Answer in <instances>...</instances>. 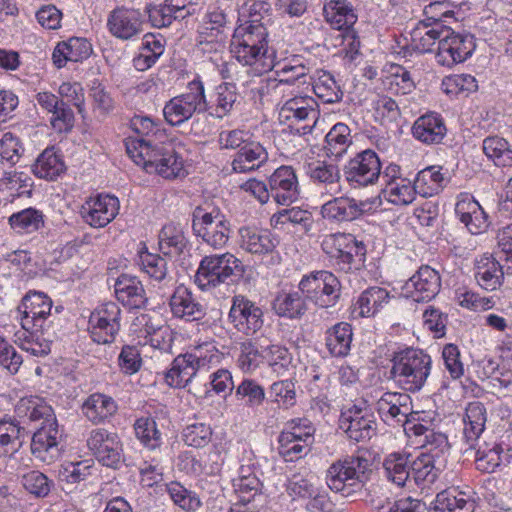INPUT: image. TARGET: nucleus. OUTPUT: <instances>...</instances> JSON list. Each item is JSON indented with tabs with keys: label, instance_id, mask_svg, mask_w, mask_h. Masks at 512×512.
<instances>
[{
	"label": "nucleus",
	"instance_id": "nucleus-24",
	"mask_svg": "<svg viewBox=\"0 0 512 512\" xmlns=\"http://www.w3.org/2000/svg\"><path fill=\"white\" fill-rule=\"evenodd\" d=\"M119 208L120 204L117 197L99 194L88 199L82 205L81 215L90 226L102 228L117 216Z\"/></svg>",
	"mask_w": 512,
	"mask_h": 512
},
{
	"label": "nucleus",
	"instance_id": "nucleus-21",
	"mask_svg": "<svg viewBox=\"0 0 512 512\" xmlns=\"http://www.w3.org/2000/svg\"><path fill=\"white\" fill-rule=\"evenodd\" d=\"M87 446L104 466L116 468L122 459V445L116 433L106 429H93L87 438Z\"/></svg>",
	"mask_w": 512,
	"mask_h": 512
},
{
	"label": "nucleus",
	"instance_id": "nucleus-60",
	"mask_svg": "<svg viewBox=\"0 0 512 512\" xmlns=\"http://www.w3.org/2000/svg\"><path fill=\"white\" fill-rule=\"evenodd\" d=\"M24 146L21 139L11 133L6 132L0 137V167H13L24 154Z\"/></svg>",
	"mask_w": 512,
	"mask_h": 512
},
{
	"label": "nucleus",
	"instance_id": "nucleus-54",
	"mask_svg": "<svg viewBox=\"0 0 512 512\" xmlns=\"http://www.w3.org/2000/svg\"><path fill=\"white\" fill-rule=\"evenodd\" d=\"M187 243L183 230L172 223L163 226L159 233V247L165 255H180Z\"/></svg>",
	"mask_w": 512,
	"mask_h": 512
},
{
	"label": "nucleus",
	"instance_id": "nucleus-39",
	"mask_svg": "<svg viewBox=\"0 0 512 512\" xmlns=\"http://www.w3.org/2000/svg\"><path fill=\"white\" fill-rule=\"evenodd\" d=\"M66 170L62 154L54 146L47 147L32 165L33 174L49 181L56 180Z\"/></svg>",
	"mask_w": 512,
	"mask_h": 512
},
{
	"label": "nucleus",
	"instance_id": "nucleus-45",
	"mask_svg": "<svg viewBox=\"0 0 512 512\" xmlns=\"http://www.w3.org/2000/svg\"><path fill=\"white\" fill-rule=\"evenodd\" d=\"M352 327L347 322H340L326 332V347L334 357H345L351 349Z\"/></svg>",
	"mask_w": 512,
	"mask_h": 512
},
{
	"label": "nucleus",
	"instance_id": "nucleus-63",
	"mask_svg": "<svg viewBox=\"0 0 512 512\" xmlns=\"http://www.w3.org/2000/svg\"><path fill=\"white\" fill-rule=\"evenodd\" d=\"M137 439L147 448L154 450L161 445V432L156 421L150 417H141L134 424Z\"/></svg>",
	"mask_w": 512,
	"mask_h": 512
},
{
	"label": "nucleus",
	"instance_id": "nucleus-7",
	"mask_svg": "<svg viewBox=\"0 0 512 512\" xmlns=\"http://www.w3.org/2000/svg\"><path fill=\"white\" fill-rule=\"evenodd\" d=\"M245 268L240 259L233 254H213L203 257L195 274V283L202 290H208L236 280L244 274Z\"/></svg>",
	"mask_w": 512,
	"mask_h": 512
},
{
	"label": "nucleus",
	"instance_id": "nucleus-52",
	"mask_svg": "<svg viewBox=\"0 0 512 512\" xmlns=\"http://www.w3.org/2000/svg\"><path fill=\"white\" fill-rule=\"evenodd\" d=\"M390 300L389 292L381 287H370L359 296L356 306L359 316L370 317L375 315Z\"/></svg>",
	"mask_w": 512,
	"mask_h": 512
},
{
	"label": "nucleus",
	"instance_id": "nucleus-3",
	"mask_svg": "<svg viewBox=\"0 0 512 512\" xmlns=\"http://www.w3.org/2000/svg\"><path fill=\"white\" fill-rule=\"evenodd\" d=\"M221 150H236L231 167L235 173H249L258 170L268 161L266 148L253 140L249 130L235 128L222 130L218 135Z\"/></svg>",
	"mask_w": 512,
	"mask_h": 512
},
{
	"label": "nucleus",
	"instance_id": "nucleus-51",
	"mask_svg": "<svg viewBox=\"0 0 512 512\" xmlns=\"http://www.w3.org/2000/svg\"><path fill=\"white\" fill-rule=\"evenodd\" d=\"M271 223L275 228H283L285 225L299 226L303 232L311 230L313 225L312 214L299 207L286 208L273 214Z\"/></svg>",
	"mask_w": 512,
	"mask_h": 512
},
{
	"label": "nucleus",
	"instance_id": "nucleus-64",
	"mask_svg": "<svg viewBox=\"0 0 512 512\" xmlns=\"http://www.w3.org/2000/svg\"><path fill=\"white\" fill-rule=\"evenodd\" d=\"M24 489L37 498H45L49 495L54 482L39 470L28 471L21 476Z\"/></svg>",
	"mask_w": 512,
	"mask_h": 512
},
{
	"label": "nucleus",
	"instance_id": "nucleus-10",
	"mask_svg": "<svg viewBox=\"0 0 512 512\" xmlns=\"http://www.w3.org/2000/svg\"><path fill=\"white\" fill-rule=\"evenodd\" d=\"M341 284L331 272L321 270L302 278L299 289L306 299L320 308L334 306L340 297Z\"/></svg>",
	"mask_w": 512,
	"mask_h": 512
},
{
	"label": "nucleus",
	"instance_id": "nucleus-29",
	"mask_svg": "<svg viewBox=\"0 0 512 512\" xmlns=\"http://www.w3.org/2000/svg\"><path fill=\"white\" fill-rule=\"evenodd\" d=\"M139 265L141 270L147 274L153 285H158L160 291L165 294V288H173L175 279L169 269V262L159 254L150 253L147 250L139 252Z\"/></svg>",
	"mask_w": 512,
	"mask_h": 512
},
{
	"label": "nucleus",
	"instance_id": "nucleus-40",
	"mask_svg": "<svg viewBox=\"0 0 512 512\" xmlns=\"http://www.w3.org/2000/svg\"><path fill=\"white\" fill-rule=\"evenodd\" d=\"M54 332L50 330H23L17 332L19 346L35 357H44L51 352V343Z\"/></svg>",
	"mask_w": 512,
	"mask_h": 512
},
{
	"label": "nucleus",
	"instance_id": "nucleus-22",
	"mask_svg": "<svg viewBox=\"0 0 512 512\" xmlns=\"http://www.w3.org/2000/svg\"><path fill=\"white\" fill-rule=\"evenodd\" d=\"M476 493L472 487L453 486L437 493L427 507L428 512H474Z\"/></svg>",
	"mask_w": 512,
	"mask_h": 512
},
{
	"label": "nucleus",
	"instance_id": "nucleus-61",
	"mask_svg": "<svg viewBox=\"0 0 512 512\" xmlns=\"http://www.w3.org/2000/svg\"><path fill=\"white\" fill-rule=\"evenodd\" d=\"M25 430L19 425L16 419L5 415L0 418V447H10L16 452L22 444V438Z\"/></svg>",
	"mask_w": 512,
	"mask_h": 512
},
{
	"label": "nucleus",
	"instance_id": "nucleus-13",
	"mask_svg": "<svg viewBox=\"0 0 512 512\" xmlns=\"http://www.w3.org/2000/svg\"><path fill=\"white\" fill-rule=\"evenodd\" d=\"M321 248L330 258L335 259L336 264L344 271L351 269L356 257L361 259L366 253L364 244L355 236L340 232L324 235Z\"/></svg>",
	"mask_w": 512,
	"mask_h": 512
},
{
	"label": "nucleus",
	"instance_id": "nucleus-31",
	"mask_svg": "<svg viewBox=\"0 0 512 512\" xmlns=\"http://www.w3.org/2000/svg\"><path fill=\"white\" fill-rule=\"evenodd\" d=\"M366 204L348 196L335 197L321 207V215L332 222H349L365 212Z\"/></svg>",
	"mask_w": 512,
	"mask_h": 512
},
{
	"label": "nucleus",
	"instance_id": "nucleus-49",
	"mask_svg": "<svg viewBox=\"0 0 512 512\" xmlns=\"http://www.w3.org/2000/svg\"><path fill=\"white\" fill-rule=\"evenodd\" d=\"M8 223L17 234H31L44 226V215L41 211L29 207L13 213L8 218Z\"/></svg>",
	"mask_w": 512,
	"mask_h": 512
},
{
	"label": "nucleus",
	"instance_id": "nucleus-18",
	"mask_svg": "<svg viewBox=\"0 0 512 512\" xmlns=\"http://www.w3.org/2000/svg\"><path fill=\"white\" fill-rule=\"evenodd\" d=\"M474 36L468 33L450 32L443 35L435 55L438 64L452 67L467 60L475 50Z\"/></svg>",
	"mask_w": 512,
	"mask_h": 512
},
{
	"label": "nucleus",
	"instance_id": "nucleus-48",
	"mask_svg": "<svg viewBox=\"0 0 512 512\" xmlns=\"http://www.w3.org/2000/svg\"><path fill=\"white\" fill-rule=\"evenodd\" d=\"M188 359L195 367L196 373L207 372L216 367L221 359L222 353L219 352L214 342H203L196 345L190 352H187Z\"/></svg>",
	"mask_w": 512,
	"mask_h": 512
},
{
	"label": "nucleus",
	"instance_id": "nucleus-11",
	"mask_svg": "<svg viewBox=\"0 0 512 512\" xmlns=\"http://www.w3.org/2000/svg\"><path fill=\"white\" fill-rule=\"evenodd\" d=\"M248 20L238 25L232 35L231 43L251 44L260 47H268V24L270 23L269 15L262 14L267 12L265 2H254L249 7Z\"/></svg>",
	"mask_w": 512,
	"mask_h": 512
},
{
	"label": "nucleus",
	"instance_id": "nucleus-38",
	"mask_svg": "<svg viewBox=\"0 0 512 512\" xmlns=\"http://www.w3.org/2000/svg\"><path fill=\"white\" fill-rule=\"evenodd\" d=\"M463 438L468 447L474 449L487 422V411L483 403L471 402L466 407L463 419Z\"/></svg>",
	"mask_w": 512,
	"mask_h": 512
},
{
	"label": "nucleus",
	"instance_id": "nucleus-19",
	"mask_svg": "<svg viewBox=\"0 0 512 512\" xmlns=\"http://www.w3.org/2000/svg\"><path fill=\"white\" fill-rule=\"evenodd\" d=\"M339 424L348 438L355 442L369 440L376 433L374 416L364 403L353 404L344 409L341 412Z\"/></svg>",
	"mask_w": 512,
	"mask_h": 512
},
{
	"label": "nucleus",
	"instance_id": "nucleus-58",
	"mask_svg": "<svg viewBox=\"0 0 512 512\" xmlns=\"http://www.w3.org/2000/svg\"><path fill=\"white\" fill-rule=\"evenodd\" d=\"M483 152L497 166L512 165V149L504 138L498 136L485 138L483 140Z\"/></svg>",
	"mask_w": 512,
	"mask_h": 512
},
{
	"label": "nucleus",
	"instance_id": "nucleus-1",
	"mask_svg": "<svg viewBox=\"0 0 512 512\" xmlns=\"http://www.w3.org/2000/svg\"><path fill=\"white\" fill-rule=\"evenodd\" d=\"M15 414L18 418L39 423L33 434L31 452L45 463L54 462L61 452L59 439L61 433L52 407L41 397H22L15 405Z\"/></svg>",
	"mask_w": 512,
	"mask_h": 512
},
{
	"label": "nucleus",
	"instance_id": "nucleus-59",
	"mask_svg": "<svg viewBox=\"0 0 512 512\" xmlns=\"http://www.w3.org/2000/svg\"><path fill=\"white\" fill-rule=\"evenodd\" d=\"M163 52L164 46L161 40L153 34H145L142 39L141 51L134 60L135 67L142 71L150 68Z\"/></svg>",
	"mask_w": 512,
	"mask_h": 512
},
{
	"label": "nucleus",
	"instance_id": "nucleus-9",
	"mask_svg": "<svg viewBox=\"0 0 512 512\" xmlns=\"http://www.w3.org/2000/svg\"><path fill=\"white\" fill-rule=\"evenodd\" d=\"M208 110L202 81L194 79L188 84V92L170 99L163 108L167 123L178 126L189 120L195 113Z\"/></svg>",
	"mask_w": 512,
	"mask_h": 512
},
{
	"label": "nucleus",
	"instance_id": "nucleus-26",
	"mask_svg": "<svg viewBox=\"0 0 512 512\" xmlns=\"http://www.w3.org/2000/svg\"><path fill=\"white\" fill-rule=\"evenodd\" d=\"M230 51L233 57L243 66H248L250 71L260 76L274 69L275 63L273 54L269 53L268 47H260L251 44L230 43Z\"/></svg>",
	"mask_w": 512,
	"mask_h": 512
},
{
	"label": "nucleus",
	"instance_id": "nucleus-23",
	"mask_svg": "<svg viewBox=\"0 0 512 512\" xmlns=\"http://www.w3.org/2000/svg\"><path fill=\"white\" fill-rule=\"evenodd\" d=\"M440 288L439 273L429 266H422L402 286V295L415 302H428L439 293Z\"/></svg>",
	"mask_w": 512,
	"mask_h": 512
},
{
	"label": "nucleus",
	"instance_id": "nucleus-34",
	"mask_svg": "<svg viewBox=\"0 0 512 512\" xmlns=\"http://www.w3.org/2000/svg\"><path fill=\"white\" fill-rule=\"evenodd\" d=\"M420 21L410 32V46L418 53L430 52L435 43L440 41L444 33H448V29L444 30L443 25L440 23V16H431L429 20Z\"/></svg>",
	"mask_w": 512,
	"mask_h": 512
},
{
	"label": "nucleus",
	"instance_id": "nucleus-14",
	"mask_svg": "<svg viewBox=\"0 0 512 512\" xmlns=\"http://www.w3.org/2000/svg\"><path fill=\"white\" fill-rule=\"evenodd\" d=\"M108 32L120 41H136L145 30V17L139 9L118 6L107 16Z\"/></svg>",
	"mask_w": 512,
	"mask_h": 512
},
{
	"label": "nucleus",
	"instance_id": "nucleus-56",
	"mask_svg": "<svg viewBox=\"0 0 512 512\" xmlns=\"http://www.w3.org/2000/svg\"><path fill=\"white\" fill-rule=\"evenodd\" d=\"M414 182L418 189V194L423 197H430L438 194L444 187L445 178L441 173V168L430 166L418 172Z\"/></svg>",
	"mask_w": 512,
	"mask_h": 512
},
{
	"label": "nucleus",
	"instance_id": "nucleus-41",
	"mask_svg": "<svg viewBox=\"0 0 512 512\" xmlns=\"http://www.w3.org/2000/svg\"><path fill=\"white\" fill-rule=\"evenodd\" d=\"M116 401L103 393L91 394L82 405L85 417L94 424H100L117 412Z\"/></svg>",
	"mask_w": 512,
	"mask_h": 512
},
{
	"label": "nucleus",
	"instance_id": "nucleus-33",
	"mask_svg": "<svg viewBox=\"0 0 512 512\" xmlns=\"http://www.w3.org/2000/svg\"><path fill=\"white\" fill-rule=\"evenodd\" d=\"M504 265L492 254H483L474 263V277L478 285L487 291L498 289L504 279Z\"/></svg>",
	"mask_w": 512,
	"mask_h": 512
},
{
	"label": "nucleus",
	"instance_id": "nucleus-50",
	"mask_svg": "<svg viewBox=\"0 0 512 512\" xmlns=\"http://www.w3.org/2000/svg\"><path fill=\"white\" fill-rule=\"evenodd\" d=\"M188 354L178 355L172 362L170 369L165 374L166 383L174 388H184L196 375Z\"/></svg>",
	"mask_w": 512,
	"mask_h": 512
},
{
	"label": "nucleus",
	"instance_id": "nucleus-55",
	"mask_svg": "<svg viewBox=\"0 0 512 512\" xmlns=\"http://www.w3.org/2000/svg\"><path fill=\"white\" fill-rule=\"evenodd\" d=\"M274 68H276L278 76H283L279 82L285 84H292L297 80L305 79L311 71L309 63L299 55H294L283 63L275 64ZM303 83H306V80H303Z\"/></svg>",
	"mask_w": 512,
	"mask_h": 512
},
{
	"label": "nucleus",
	"instance_id": "nucleus-62",
	"mask_svg": "<svg viewBox=\"0 0 512 512\" xmlns=\"http://www.w3.org/2000/svg\"><path fill=\"white\" fill-rule=\"evenodd\" d=\"M263 357L273 372L278 375H284L292 364L291 353L280 344H271L264 347Z\"/></svg>",
	"mask_w": 512,
	"mask_h": 512
},
{
	"label": "nucleus",
	"instance_id": "nucleus-35",
	"mask_svg": "<svg viewBox=\"0 0 512 512\" xmlns=\"http://www.w3.org/2000/svg\"><path fill=\"white\" fill-rule=\"evenodd\" d=\"M413 458L407 452H393L388 454L382 463L384 477L397 487L411 484V470Z\"/></svg>",
	"mask_w": 512,
	"mask_h": 512
},
{
	"label": "nucleus",
	"instance_id": "nucleus-28",
	"mask_svg": "<svg viewBox=\"0 0 512 512\" xmlns=\"http://www.w3.org/2000/svg\"><path fill=\"white\" fill-rule=\"evenodd\" d=\"M169 307L174 317L186 321H201L206 316V308L184 285L174 288L169 297Z\"/></svg>",
	"mask_w": 512,
	"mask_h": 512
},
{
	"label": "nucleus",
	"instance_id": "nucleus-53",
	"mask_svg": "<svg viewBox=\"0 0 512 512\" xmlns=\"http://www.w3.org/2000/svg\"><path fill=\"white\" fill-rule=\"evenodd\" d=\"M351 130L344 123L335 124L325 137V146L327 156L339 158L347 151L352 143Z\"/></svg>",
	"mask_w": 512,
	"mask_h": 512
},
{
	"label": "nucleus",
	"instance_id": "nucleus-8",
	"mask_svg": "<svg viewBox=\"0 0 512 512\" xmlns=\"http://www.w3.org/2000/svg\"><path fill=\"white\" fill-rule=\"evenodd\" d=\"M192 230L197 237L214 249L226 245L230 237V224L217 207L197 206L192 213Z\"/></svg>",
	"mask_w": 512,
	"mask_h": 512
},
{
	"label": "nucleus",
	"instance_id": "nucleus-46",
	"mask_svg": "<svg viewBox=\"0 0 512 512\" xmlns=\"http://www.w3.org/2000/svg\"><path fill=\"white\" fill-rule=\"evenodd\" d=\"M306 298L302 292L280 293L274 300L273 309L280 317L299 319L307 311Z\"/></svg>",
	"mask_w": 512,
	"mask_h": 512
},
{
	"label": "nucleus",
	"instance_id": "nucleus-30",
	"mask_svg": "<svg viewBox=\"0 0 512 512\" xmlns=\"http://www.w3.org/2000/svg\"><path fill=\"white\" fill-rule=\"evenodd\" d=\"M114 290L117 300L128 309H143L148 297L141 280L130 274H121L115 281Z\"/></svg>",
	"mask_w": 512,
	"mask_h": 512
},
{
	"label": "nucleus",
	"instance_id": "nucleus-43",
	"mask_svg": "<svg viewBox=\"0 0 512 512\" xmlns=\"http://www.w3.org/2000/svg\"><path fill=\"white\" fill-rule=\"evenodd\" d=\"M326 20L334 29H349L357 21V15L347 0H330L324 5Z\"/></svg>",
	"mask_w": 512,
	"mask_h": 512
},
{
	"label": "nucleus",
	"instance_id": "nucleus-57",
	"mask_svg": "<svg viewBox=\"0 0 512 512\" xmlns=\"http://www.w3.org/2000/svg\"><path fill=\"white\" fill-rule=\"evenodd\" d=\"M383 193L387 200L395 205H408L414 201L418 189L415 182L411 184V182L405 178L388 183Z\"/></svg>",
	"mask_w": 512,
	"mask_h": 512
},
{
	"label": "nucleus",
	"instance_id": "nucleus-12",
	"mask_svg": "<svg viewBox=\"0 0 512 512\" xmlns=\"http://www.w3.org/2000/svg\"><path fill=\"white\" fill-rule=\"evenodd\" d=\"M52 300L43 292L29 291L18 306L23 330H50Z\"/></svg>",
	"mask_w": 512,
	"mask_h": 512
},
{
	"label": "nucleus",
	"instance_id": "nucleus-6",
	"mask_svg": "<svg viewBox=\"0 0 512 512\" xmlns=\"http://www.w3.org/2000/svg\"><path fill=\"white\" fill-rule=\"evenodd\" d=\"M369 460L360 456H348L331 464L326 472L328 487L345 497L361 491L368 479Z\"/></svg>",
	"mask_w": 512,
	"mask_h": 512
},
{
	"label": "nucleus",
	"instance_id": "nucleus-20",
	"mask_svg": "<svg viewBox=\"0 0 512 512\" xmlns=\"http://www.w3.org/2000/svg\"><path fill=\"white\" fill-rule=\"evenodd\" d=\"M375 409L384 422L401 423L404 430L408 421L417 422L419 420V418H415L418 413L412 412V400L407 393L385 392L376 401Z\"/></svg>",
	"mask_w": 512,
	"mask_h": 512
},
{
	"label": "nucleus",
	"instance_id": "nucleus-36",
	"mask_svg": "<svg viewBox=\"0 0 512 512\" xmlns=\"http://www.w3.org/2000/svg\"><path fill=\"white\" fill-rule=\"evenodd\" d=\"M455 213L471 234H480L488 227L486 213L480 204L467 194L458 199Z\"/></svg>",
	"mask_w": 512,
	"mask_h": 512
},
{
	"label": "nucleus",
	"instance_id": "nucleus-15",
	"mask_svg": "<svg viewBox=\"0 0 512 512\" xmlns=\"http://www.w3.org/2000/svg\"><path fill=\"white\" fill-rule=\"evenodd\" d=\"M381 176V162L371 149L357 153L344 167V177L352 187L375 184Z\"/></svg>",
	"mask_w": 512,
	"mask_h": 512
},
{
	"label": "nucleus",
	"instance_id": "nucleus-4",
	"mask_svg": "<svg viewBox=\"0 0 512 512\" xmlns=\"http://www.w3.org/2000/svg\"><path fill=\"white\" fill-rule=\"evenodd\" d=\"M391 376L394 382L408 392L420 391L431 373L432 359L421 349L406 348L395 353Z\"/></svg>",
	"mask_w": 512,
	"mask_h": 512
},
{
	"label": "nucleus",
	"instance_id": "nucleus-42",
	"mask_svg": "<svg viewBox=\"0 0 512 512\" xmlns=\"http://www.w3.org/2000/svg\"><path fill=\"white\" fill-rule=\"evenodd\" d=\"M306 174L314 184L329 188L333 193L339 192L340 170L336 164L316 160L308 164Z\"/></svg>",
	"mask_w": 512,
	"mask_h": 512
},
{
	"label": "nucleus",
	"instance_id": "nucleus-27",
	"mask_svg": "<svg viewBox=\"0 0 512 512\" xmlns=\"http://www.w3.org/2000/svg\"><path fill=\"white\" fill-rule=\"evenodd\" d=\"M405 433L411 437L418 438L417 443L426 450L427 457L435 460L442 457L449 450L447 436L440 432H435L429 425L410 420L405 424Z\"/></svg>",
	"mask_w": 512,
	"mask_h": 512
},
{
	"label": "nucleus",
	"instance_id": "nucleus-2",
	"mask_svg": "<svg viewBox=\"0 0 512 512\" xmlns=\"http://www.w3.org/2000/svg\"><path fill=\"white\" fill-rule=\"evenodd\" d=\"M125 146L134 163L148 173H156L168 180L184 178L188 174L182 155L171 142L155 139L128 140Z\"/></svg>",
	"mask_w": 512,
	"mask_h": 512
},
{
	"label": "nucleus",
	"instance_id": "nucleus-47",
	"mask_svg": "<svg viewBox=\"0 0 512 512\" xmlns=\"http://www.w3.org/2000/svg\"><path fill=\"white\" fill-rule=\"evenodd\" d=\"M310 79L313 80V91L315 95L324 103H336L341 101L343 91L331 73L317 70L315 75L311 76Z\"/></svg>",
	"mask_w": 512,
	"mask_h": 512
},
{
	"label": "nucleus",
	"instance_id": "nucleus-17",
	"mask_svg": "<svg viewBox=\"0 0 512 512\" xmlns=\"http://www.w3.org/2000/svg\"><path fill=\"white\" fill-rule=\"evenodd\" d=\"M121 310L114 302L102 304L89 318L91 338L98 344L112 343L120 330Z\"/></svg>",
	"mask_w": 512,
	"mask_h": 512
},
{
	"label": "nucleus",
	"instance_id": "nucleus-32",
	"mask_svg": "<svg viewBox=\"0 0 512 512\" xmlns=\"http://www.w3.org/2000/svg\"><path fill=\"white\" fill-rule=\"evenodd\" d=\"M147 13L153 27L164 28L173 21L185 19L192 12L188 0H164L159 5L149 7Z\"/></svg>",
	"mask_w": 512,
	"mask_h": 512
},
{
	"label": "nucleus",
	"instance_id": "nucleus-44",
	"mask_svg": "<svg viewBox=\"0 0 512 512\" xmlns=\"http://www.w3.org/2000/svg\"><path fill=\"white\" fill-rule=\"evenodd\" d=\"M241 247L252 254H267L276 247V239L267 230L240 229Z\"/></svg>",
	"mask_w": 512,
	"mask_h": 512
},
{
	"label": "nucleus",
	"instance_id": "nucleus-25",
	"mask_svg": "<svg viewBox=\"0 0 512 512\" xmlns=\"http://www.w3.org/2000/svg\"><path fill=\"white\" fill-rule=\"evenodd\" d=\"M272 198L280 205H289L298 200L300 187L292 166H280L268 178Z\"/></svg>",
	"mask_w": 512,
	"mask_h": 512
},
{
	"label": "nucleus",
	"instance_id": "nucleus-37",
	"mask_svg": "<svg viewBox=\"0 0 512 512\" xmlns=\"http://www.w3.org/2000/svg\"><path fill=\"white\" fill-rule=\"evenodd\" d=\"M447 132L444 120L434 112L420 116L412 126V135L424 144H439Z\"/></svg>",
	"mask_w": 512,
	"mask_h": 512
},
{
	"label": "nucleus",
	"instance_id": "nucleus-5",
	"mask_svg": "<svg viewBox=\"0 0 512 512\" xmlns=\"http://www.w3.org/2000/svg\"><path fill=\"white\" fill-rule=\"evenodd\" d=\"M319 117L317 102L310 96H296L288 99L280 108L278 119L286 124L281 132L283 137L296 136L300 146L302 138L311 133Z\"/></svg>",
	"mask_w": 512,
	"mask_h": 512
},
{
	"label": "nucleus",
	"instance_id": "nucleus-16",
	"mask_svg": "<svg viewBox=\"0 0 512 512\" xmlns=\"http://www.w3.org/2000/svg\"><path fill=\"white\" fill-rule=\"evenodd\" d=\"M228 320L238 332L249 336L263 327L264 312L255 302L238 294L232 297Z\"/></svg>",
	"mask_w": 512,
	"mask_h": 512
}]
</instances>
